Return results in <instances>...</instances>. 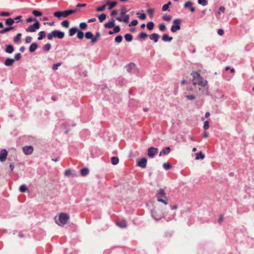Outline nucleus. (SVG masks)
Returning a JSON list of instances; mask_svg holds the SVG:
<instances>
[{"instance_id": "obj_1", "label": "nucleus", "mask_w": 254, "mask_h": 254, "mask_svg": "<svg viewBox=\"0 0 254 254\" xmlns=\"http://www.w3.org/2000/svg\"><path fill=\"white\" fill-rule=\"evenodd\" d=\"M79 11V9L74 8L66 9L63 11H56L53 13V16L55 17L58 18L59 19H61L62 17H67L68 16Z\"/></svg>"}, {"instance_id": "obj_2", "label": "nucleus", "mask_w": 254, "mask_h": 254, "mask_svg": "<svg viewBox=\"0 0 254 254\" xmlns=\"http://www.w3.org/2000/svg\"><path fill=\"white\" fill-rule=\"evenodd\" d=\"M191 75L192 76V82L193 85H198L201 86H205L207 83L206 80L202 77L197 72L193 71Z\"/></svg>"}, {"instance_id": "obj_3", "label": "nucleus", "mask_w": 254, "mask_h": 254, "mask_svg": "<svg viewBox=\"0 0 254 254\" xmlns=\"http://www.w3.org/2000/svg\"><path fill=\"white\" fill-rule=\"evenodd\" d=\"M156 197L157 201L163 203L165 205L168 204V199L163 189H159L156 191Z\"/></svg>"}, {"instance_id": "obj_4", "label": "nucleus", "mask_w": 254, "mask_h": 254, "mask_svg": "<svg viewBox=\"0 0 254 254\" xmlns=\"http://www.w3.org/2000/svg\"><path fill=\"white\" fill-rule=\"evenodd\" d=\"M69 219V216L68 214L62 212L59 214L58 218H55V221L59 226H64L66 224Z\"/></svg>"}, {"instance_id": "obj_5", "label": "nucleus", "mask_w": 254, "mask_h": 254, "mask_svg": "<svg viewBox=\"0 0 254 254\" xmlns=\"http://www.w3.org/2000/svg\"><path fill=\"white\" fill-rule=\"evenodd\" d=\"M164 212L165 211L164 210H160L158 207H155L153 210H152V216L155 220H160L163 216Z\"/></svg>"}, {"instance_id": "obj_6", "label": "nucleus", "mask_w": 254, "mask_h": 254, "mask_svg": "<svg viewBox=\"0 0 254 254\" xmlns=\"http://www.w3.org/2000/svg\"><path fill=\"white\" fill-rule=\"evenodd\" d=\"M181 20L179 19H175L173 21V25L171 28V30L172 32H176L177 31L180 30Z\"/></svg>"}, {"instance_id": "obj_7", "label": "nucleus", "mask_w": 254, "mask_h": 254, "mask_svg": "<svg viewBox=\"0 0 254 254\" xmlns=\"http://www.w3.org/2000/svg\"><path fill=\"white\" fill-rule=\"evenodd\" d=\"M40 27V23L39 22H37L29 26L27 28L25 29V31L27 32H35L37 30L39 29Z\"/></svg>"}, {"instance_id": "obj_8", "label": "nucleus", "mask_w": 254, "mask_h": 254, "mask_svg": "<svg viewBox=\"0 0 254 254\" xmlns=\"http://www.w3.org/2000/svg\"><path fill=\"white\" fill-rule=\"evenodd\" d=\"M79 135L81 139L85 140L90 137V131L88 129H83L80 131Z\"/></svg>"}, {"instance_id": "obj_9", "label": "nucleus", "mask_w": 254, "mask_h": 254, "mask_svg": "<svg viewBox=\"0 0 254 254\" xmlns=\"http://www.w3.org/2000/svg\"><path fill=\"white\" fill-rule=\"evenodd\" d=\"M22 151L24 154L30 155L33 151V147L32 145H26L22 147Z\"/></svg>"}, {"instance_id": "obj_10", "label": "nucleus", "mask_w": 254, "mask_h": 254, "mask_svg": "<svg viewBox=\"0 0 254 254\" xmlns=\"http://www.w3.org/2000/svg\"><path fill=\"white\" fill-rule=\"evenodd\" d=\"M53 31L54 33V38H57L60 39H62L64 38L65 36L64 32L60 30L55 29Z\"/></svg>"}, {"instance_id": "obj_11", "label": "nucleus", "mask_w": 254, "mask_h": 254, "mask_svg": "<svg viewBox=\"0 0 254 254\" xmlns=\"http://www.w3.org/2000/svg\"><path fill=\"white\" fill-rule=\"evenodd\" d=\"M126 70L129 73L134 72L136 68V65L133 63H129L125 66Z\"/></svg>"}, {"instance_id": "obj_12", "label": "nucleus", "mask_w": 254, "mask_h": 254, "mask_svg": "<svg viewBox=\"0 0 254 254\" xmlns=\"http://www.w3.org/2000/svg\"><path fill=\"white\" fill-rule=\"evenodd\" d=\"M115 25V20L113 18H111L109 21L104 24V27L105 28L110 29L113 28Z\"/></svg>"}, {"instance_id": "obj_13", "label": "nucleus", "mask_w": 254, "mask_h": 254, "mask_svg": "<svg viewBox=\"0 0 254 254\" xmlns=\"http://www.w3.org/2000/svg\"><path fill=\"white\" fill-rule=\"evenodd\" d=\"M7 155V151L5 149H2L0 152V161H5L6 160Z\"/></svg>"}, {"instance_id": "obj_14", "label": "nucleus", "mask_w": 254, "mask_h": 254, "mask_svg": "<svg viewBox=\"0 0 254 254\" xmlns=\"http://www.w3.org/2000/svg\"><path fill=\"white\" fill-rule=\"evenodd\" d=\"M124 17L122 16H118L116 18V20L120 22H124L126 23H128V20L129 19V15L128 14L124 15Z\"/></svg>"}, {"instance_id": "obj_15", "label": "nucleus", "mask_w": 254, "mask_h": 254, "mask_svg": "<svg viewBox=\"0 0 254 254\" xmlns=\"http://www.w3.org/2000/svg\"><path fill=\"white\" fill-rule=\"evenodd\" d=\"M158 152V149L154 147H150L148 150V155L149 157H153Z\"/></svg>"}, {"instance_id": "obj_16", "label": "nucleus", "mask_w": 254, "mask_h": 254, "mask_svg": "<svg viewBox=\"0 0 254 254\" xmlns=\"http://www.w3.org/2000/svg\"><path fill=\"white\" fill-rule=\"evenodd\" d=\"M117 226L121 228H125L127 225V222L126 220L123 219L119 220L116 222Z\"/></svg>"}, {"instance_id": "obj_17", "label": "nucleus", "mask_w": 254, "mask_h": 254, "mask_svg": "<svg viewBox=\"0 0 254 254\" xmlns=\"http://www.w3.org/2000/svg\"><path fill=\"white\" fill-rule=\"evenodd\" d=\"M14 51V46L11 44H6L5 45V48L4 49V51L5 53L7 54H12Z\"/></svg>"}, {"instance_id": "obj_18", "label": "nucleus", "mask_w": 254, "mask_h": 254, "mask_svg": "<svg viewBox=\"0 0 254 254\" xmlns=\"http://www.w3.org/2000/svg\"><path fill=\"white\" fill-rule=\"evenodd\" d=\"M106 4H107V6L108 5V9L111 10L113 9L114 7H115L118 4L117 1H111V0H107L106 1Z\"/></svg>"}, {"instance_id": "obj_19", "label": "nucleus", "mask_w": 254, "mask_h": 254, "mask_svg": "<svg viewBox=\"0 0 254 254\" xmlns=\"http://www.w3.org/2000/svg\"><path fill=\"white\" fill-rule=\"evenodd\" d=\"M15 62V60L10 58H6L3 63L6 66H12Z\"/></svg>"}, {"instance_id": "obj_20", "label": "nucleus", "mask_w": 254, "mask_h": 254, "mask_svg": "<svg viewBox=\"0 0 254 254\" xmlns=\"http://www.w3.org/2000/svg\"><path fill=\"white\" fill-rule=\"evenodd\" d=\"M185 8H189L191 12L195 11V8L193 6V2L191 1H187L184 5Z\"/></svg>"}, {"instance_id": "obj_21", "label": "nucleus", "mask_w": 254, "mask_h": 254, "mask_svg": "<svg viewBox=\"0 0 254 254\" xmlns=\"http://www.w3.org/2000/svg\"><path fill=\"white\" fill-rule=\"evenodd\" d=\"M132 222L134 225H140L142 222V217L141 215H137L136 217H135L133 218Z\"/></svg>"}, {"instance_id": "obj_22", "label": "nucleus", "mask_w": 254, "mask_h": 254, "mask_svg": "<svg viewBox=\"0 0 254 254\" xmlns=\"http://www.w3.org/2000/svg\"><path fill=\"white\" fill-rule=\"evenodd\" d=\"M38 45L36 42H33L31 44V45L29 47V51L30 53L34 52L38 48Z\"/></svg>"}, {"instance_id": "obj_23", "label": "nucleus", "mask_w": 254, "mask_h": 254, "mask_svg": "<svg viewBox=\"0 0 254 254\" xmlns=\"http://www.w3.org/2000/svg\"><path fill=\"white\" fill-rule=\"evenodd\" d=\"M78 28L77 26L72 27L69 28L68 30V35L70 37H72L77 33Z\"/></svg>"}, {"instance_id": "obj_24", "label": "nucleus", "mask_w": 254, "mask_h": 254, "mask_svg": "<svg viewBox=\"0 0 254 254\" xmlns=\"http://www.w3.org/2000/svg\"><path fill=\"white\" fill-rule=\"evenodd\" d=\"M79 172L81 176L85 177L89 174V170L87 167H84L81 169Z\"/></svg>"}, {"instance_id": "obj_25", "label": "nucleus", "mask_w": 254, "mask_h": 254, "mask_svg": "<svg viewBox=\"0 0 254 254\" xmlns=\"http://www.w3.org/2000/svg\"><path fill=\"white\" fill-rule=\"evenodd\" d=\"M95 16L98 18L100 22H103L107 18V15L105 13L100 14H96Z\"/></svg>"}, {"instance_id": "obj_26", "label": "nucleus", "mask_w": 254, "mask_h": 254, "mask_svg": "<svg viewBox=\"0 0 254 254\" xmlns=\"http://www.w3.org/2000/svg\"><path fill=\"white\" fill-rule=\"evenodd\" d=\"M5 25L7 27H13L12 25L14 23L13 18H8L4 19Z\"/></svg>"}, {"instance_id": "obj_27", "label": "nucleus", "mask_w": 254, "mask_h": 254, "mask_svg": "<svg viewBox=\"0 0 254 254\" xmlns=\"http://www.w3.org/2000/svg\"><path fill=\"white\" fill-rule=\"evenodd\" d=\"M170 148L169 147L163 148L159 153V156H164L169 154L170 152Z\"/></svg>"}, {"instance_id": "obj_28", "label": "nucleus", "mask_w": 254, "mask_h": 254, "mask_svg": "<svg viewBox=\"0 0 254 254\" xmlns=\"http://www.w3.org/2000/svg\"><path fill=\"white\" fill-rule=\"evenodd\" d=\"M15 28L14 27H6L5 28H3L2 29L0 30V34H3L7 32L10 31L11 30H14Z\"/></svg>"}, {"instance_id": "obj_29", "label": "nucleus", "mask_w": 254, "mask_h": 254, "mask_svg": "<svg viewBox=\"0 0 254 254\" xmlns=\"http://www.w3.org/2000/svg\"><path fill=\"white\" fill-rule=\"evenodd\" d=\"M101 36V34L100 32L96 31L95 33V35H93V38L92 39V43L94 44L96 42H97V41L99 40L100 37Z\"/></svg>"}, {"instance_id": "obj_30", "label": "nucleus", "mask_w": 254, "mask_h": 254, "mask_svg": "<svg viewBox=\"0 0 254 254\" xmlns=\"http://www.w3.org/2000/svg\"><path fill=\"white\" fill-rule=\"evenodd\" d=\"M159 38V35L156 33H153L149 35L150 40H153L155 43H156Z\"/></svg>"}, {"instance_id": "obj_31", "label": "nucleus", "mask_w": 254, "mask_h": 254, "mask_svg": "<svg viewBox=\"0 0 254 254\" xmlns=\"http://www.w3.org/2000/svg\"><path fill=\"white\" fill-rule=\"evenodd\" d=\"M18 190L22 193H25L28 191V188L25 184H22L19 187Z\"/></svg>"}, {"instance_id": "obj_32", "label": "nucleus", "mask_w": 254, "mask_h": 254, "mask_svg": "<svg viewBox=\"0 0 254 254\" xmlns=\"http://www.w3.org/2000/svg\"><path fill=\"white\" fill-rule=\"evenodd\" d=\"M84 37L87 40H91L92 43V39L93 38V34L91 31H87L85 33Z\"/></svg>"}, {"instance_id": "obj_33", "label": "nucleus", "mask_w": 254, "mask_h": 254, "mask_svg": "<svg viewBox=\"0 0 254 254\" xmlns=\"http://www.w3.org/2000/svg\"><path fill=\"white\" fill-rule=\"evenodd\" d=\"M51 47V44L50 43H48L43 46L42 49L44 52H49Z\"/></svg>"}, {"instance_id": "obj_34", "label": "nucleus", "mask_w": 254, "mask_h": 254, "mask_svg": "<svg viewBox=\"0 0 254 254\" xmlns=\"http://www.w3.org/2000/svg\"><path fill=\"white\" fill-rule=\"evenodd\" d=\"M38 36L37 39L38 40H42L46 37V33L45 31H41L38 33Z\"/></svg>"}, {"instance_id": "obj_35", "label": "nucleus", "mask_w": 254, "mask_h": 254, "mask_svg": "<svg viewBox=\"0 0 254 254\" xmlns=\"http://www.w3.org/2000/svg\"><path fill=\"white\" fill-rule=\"evenodd\" d=\"M119 162V158L117 156H113L111 158V163L113 165H117Z\"/></svg>"}, {"instance_id": "obj_36", "label": "nucleus", "mask_w": 254, "mask_h": 254, "mask_svg": "<svg viewBox=\"0 0 254 254\" xmlns=\"http://www.w3.org/2000/svg\"><path fill=\"white\" fill-rule=\"evenodd\" d=\"M85 34L82 31V30H81L80 29H78L77 32V38L79 40H82L83 39L84 37Z\"/></svg>"}, {"instance_id": "obj_37", "label": "nucleus", "mask_w": 254, "mask_h": 254, "mask_svg": "<svg viewBox=\"0 0 254 254\" xmlns=\"http://www.w3.org/2000/svg\"><path fill=\"white\" fill-rule=\"evenodd\" d=\"M125 40L127 42H130L133 39L132 35L130 33H127L124 36Z\"/></svg>"}, {"instance_id": "obj_38", "label": "nucleus", "mask_w": 254, "mask_h": 254, "mask_svg": "<svg viewBox=\"0 0 254 254\" xmlns=\"http://www.w3.org/2000/svg\"><path fill=\"white\" fill-rule=\"evenodd\" d=\"M69 21L67 19L63 20L61 24L63 27L68 28L69 27Z\"/></svg>"}, {"instance_id": "obj_39", "label": "nucleus", "mask_w": 254, "mask_h": 254, "mask_svg": "<svg viewBox=\"0 0 254 254\" xmlns=\"http://www.w3.org/2000/svg\"><path fill=\"white\" fill-rule=\"evenodd\" d=\"M32 13L35 17H40L42 15V13L41 11L36 9L33 10Z\"/></svg>"}, {"instance_id": "obj_40", "label": "nucleus", "mask_w": 254, "mask_h": 254, "mask_svg": "<svg viewBox=\"0 0 254 254\" xmlns=\"http://www.w3.org/2000/svg\"><path fill=\"white\" fill-rule=\"evenodd\" d=\"M136 166L143 168V157L136 159Z\"/></svg>"}, {"instance_id": "obj_41", "label": "nucleus", "mask_w": 254, "mask_h": 254, "mask_svg": "<svg viewBox=\"0 0 254 254\" xmlns=\"http://www.w3.org/2000/svg\"><path fill=\"white\" fill-rule=\"evenodd\" d=\"M22 36V34L20 33H17L16 35L14 37L13 41L15 43H18L21 40V37Z\"/></svg>"}, {"instance_id": "obj_42", "label": "nucleus", "mask_w": 254, "mask_h": 254, "mask_svg": "<svg viewBox=\"0 0 254 254\" xmlns=\"http://www.w3.org/2000/svg\"><path fill=\"white\" fill-rule=\"evenodd\" d=\"M87 26H88V25H87V23H86L85 22H81V23H80L79 25V29H80L81 30H85L87 28Z\"/></svg>"}, {"instance_id": "obj_43", "label": "nucleus", "mask_w": 254, "mask_h": 254, "mask_svg": "<svg viewBox=\"0 0 254 254\" xmlns=\"http://www.w3.org/2000/svg\"><path fill=\"white\" fill-rule=\"evenodd\" d=\"M196 157L195 159L198 160L199 159H203L205 157L204 155H203L202 153V152L200 151L199 152H197L195 154Z\"/></svg>"}, {"instance_id": "obj_44", "label": "nucleus", "mask_w": 254, "mask_h": 254, "mask_svg": "<svg viewBox=\"0 0 254 254\" xmlns=\"http://www.w3.org/2000/svg\"><path fill=\"white\" fill-rule=\"evenodd\" d=\"M26 22L28 23H31L32 22H34V23L39 22V21L35 18L33 17H28L26 20Z\"/></svg>"}, {"instance_id": "obj_45", "label": "nucleus", "mask_w": 254, "mask_h": 254, "mask_svg": "<svg viewBox=\"0 0 254 254\" xmlns=\"http://www.w3.org/2000/svg\"><path fill=\"white\" fill-rule=\"evenodd\" d=\"M154 9L151 8L147 10V13L151 18H152L154 16Z\"/></svg>"}, {"instance_id": "obj_46", "label": "nucleus", "mask_w": 254, "mask_h": 254, "mask_svg": "<svg viewBox=\"0 0 254 254\" xmlns=\"http://www.w3.org/2000/svg\"><path fill=\"white\" fill-rule=\"evenodd\" d=\"M106 6H107V4L105 3V4H103V5H101V6L97 7L96 8V10L97 12L104 11L105 10Z\"/></svg>"}, {"instance_id": "obj_47", "label": "nucleus", "mask_w": 254, "mask_h": 254, "mask_svg": "<svg viewBox=\"0 0 254 254\" xmlns=\"http://www.w3.org/2000/svg\"><path fill=\"white\" fill-rule=\"evenodd\" d=\"M126 82L127 80L124 78H119L117 80L118 84L121 86L125 85Z\"/></svg>"}, {"instance_id": "obj_48", "label": "nucleus", "mask_w": 254, "mask_h": 254, "mask_svg": "<svg viewBox=\"0 0 254 254\" xmlns=\"http://www.w3.org/2000/svg\"><path fill=\"white\" fill-rule=\"evenodd\" d=\"M162 39L164 41H171L173 39V38L172 37H169L167 34H164L162 36Z\"/></svg>"}, {"instance_id": "obj_49", "label": "nucleus", "mask_w": 254, "mask_h": 254, "mask_svg": "<svg viewBox=\"0 0 254 254\" xmlns=\"http://www.w3.org/2000/svg\"><path fill=\"white\" fill-rule=\"evenodd\" d=\"M123 41V36L121 35H118L115 38V42L117 43H120Z\"/></svg>"}, {"instance_id": "obj_50", "label": "nucleus", "mask_w": 254, "mask_h": 254, "mask_svg": "<svg viewBox=\"0 0 254 254\" xmlns=\"http://www.w3.org/2000/svg\"><path fill=\"white\" fill-rule=\"evenodd\" d=\"M154 27V24L152 21H150V22H148L146 25L147 28L149 30H152L153 29Z\"/></svg>"}, {"instance_id": "obj_51", "label": "nucleus", "mask_w": 254, "mask_h": 254, "mask_svg": "<svg viewBox=\"0 0 254 254\" xmlns=\"http://www.w3.org/2000/svg\"><path fill=\"white\" fill-rule=\"evenodd\" d=\"M62 63L58 62L52 65V69L54 71L58 69V67L62 65Z\"/></svg>"}, {"instance_id": "obj_52", "label": "nucleus", "mask_w": 254, "mask_h": 254, "mask_svg": "<svg viewBox=\"0 0 254 254\" xmlns=\"http://www.w3.org/2000/svg\"><path fill=\"white\" fill-rule=\"evenodd\" d=\"M11 13L8 11H0V16L3 17H7L11 15Z\"/></svg>"}, {"instance_id": "obj_53", "label": "nucleus", "mask_w": 254, "mask_h": 254, "mask_svg": "<svg viewBox=\"0 0 254 254\" xmlns=\"http://www.w3.org/2000/svg\"><path fill=\"white\" fill-rule=\"evenodd\" d=\"M22 17V15H18L16 16L15 18H13L14 22L18 23L20 22H22L21 18Z\"/></svg>"}, {"instance_id": "obj_54", "label": "nucleus", "mask_w": 254, "mask_h": 254, "mask_svg": "<svg viewBox=\"0 0 254 254\" xmlns=\"http://www.w3.org/2000/svg\"><path fill=\"white\" fill-rule=\"evenodd\" d=\"M22 57V55L20 53H16L14 55L13 60H15V61H19Z\"/></svg>"}, {"instance_id": "obj_55", "label": "nucleus", "mask_w": 254, "mask_h": 254, "mask_svg": "<svg viewBox=\"0 0 254 254\" xmlns=\"http://www.w3.org/2000/svg\"><path fill=\"white\" fill-rule=\"evenodd\" d=\"M113 28H114L113 30L116 33H118L121 31V28L119 25H115Z\"/></svg>"}, {"instance_id": "obj_56", "label": "nucleus", "mask_w": 254, "mask_h": 254, "mask_svg": "<svg viewBox=\"0 0 254 254\" xmlns=\"http://www.w3.org/2000/svg\"><path fill=\"white\" fill-rule=\"evenodd\" d=\"M163 167L166 170H169L172 168V166L169 163H164L163 164Z\"/></svg>"}, {"instance_id": "obj_57", "label": "nucleus", "mask_w": 254, "mask_h": 254, "mask_svg": "<svg viewBox=\"0 0 254 254\" xmlns=\"http://www.w3.org/2000/svg\"><path fill=\"white\" fill-rule=\"evenodd\" d=\"M198 3L203 6H205L208 4V1L207 0H198Z\"/></svg>"}, {"instance_id": "obj_58", "label": "nucleus", "mask_w": 254, "mask_h": 254, "mask_svg": "<svg viewBox=\"0 0 254 254\" xmlns=\"http://www.w3.org/2000/svg\"><path fill=\"white\" fill-rule=\"evenodd\" d=\"M128 10L127 9L126 7L125 6H123L121 8L120 14L122 15H125L126 12Z\"/></svg>"}, {"instance_id": "obj_59", "label": "nucleus", "mask_w": 254, "mask_h": 254, "mask_svg": "<svg viewBox=\"0 0 254 254\" xmlns=\"http://www.w3.org/2000/svg\"><path fill=\"white\" fill-rule=\"evenodd\" d=\"M159 29L161 31H164L166 29V25L163 23L160 24L159 25Z\"/></svg>"}, {"instance_id": "obj_60", "label": "nucleus", "mask_w": 254, "mask_h": 254, "mask_svg": "<svg viewBox=\"0 0 254 254\" xmlns=\"http://www.w3.org/2000/svg\"><path fill=\"white\" fill-rule=\"evenodd\" d=\"M47 37L48 40H52L54 38L53 31L48 33Z\"/></svg>"}, {"instance_id": "obj_61", "label": "nucleus", "mask_w": 254, "mask_h": 254, "mask_svg": "<svg viewBox=\"0 0 254 254\" xmlns=\"http://www.w3.org/2000/svg\"><path fill=\"white\" fill-rule=\"evenodd\" d=\"M171 16L170 15H164L162 17V19L166 21H169L171 19Z\"/></svg>"}, {"instance_id": "obj_62", "label": "nucleus", "mask_w": 254, "mask_h": 254, "mask_svg": "<svg viewBox=\"0 0 254 254\" xmlns=\"http://www.w3.org/2000/svg\"><path fill=\"white\" fill-rule=\"evenodd\" d=\"M138 23V21L136 19H133L131 21V22L128 24L129 26H135Z\"/></svg>"}, {"instance_id": "obj_63", "label": "nucleus", "mask_w": 254, "mask_h": 254, "mask_svg": "<svg viewBox=\"0 0 254 254\" xmlns=\"http://www.w3.org/2000/svg\"><path fill=\"white\" fill-rule=\"evenodd\" d=\"M209 122L208 121H206L204 123L203 128L204 130H207L209 128Z\"/></svg>"}, {"instance_id": "obj_64", "label": "nucleus", "mask_w": 254, "mask_h": 254, "mask_svg": "<svg viewBox=\"0 0 254 254\" xmlns=\"http://www.w3.org/2000/svg\"><path fill=\"white\" fill-rule=\"evenodd\" d=\"M32 39V37H31L30 36H27L26 37L25 39V42L26 43H29L31 42V40Z\"/></svg>"}]
</instances>
